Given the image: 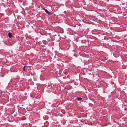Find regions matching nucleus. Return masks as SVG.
<instances>
[{
    "mask_svg": "<svg viewBox=\"0 0 127 127\" xmlns=\"http://www.w3.org/2000/svg\"><path fill=\"white\" fill-rule=\"evenodd\" d=\"M44 10L46 12L49 14H50V13L46 9L44 8Z\"/></svg>",
    "mask_w": 127,
    "mask_h": 127,
    "instance_id": "nucleus-2",
    "label": "nucleus"
},
{
    "mask_svg": "<svg viewBox=\"0 0 127 127\" xmlns=\"http://www.w3.org/2000/svg\"><path fill=\"white\" fill-rule=\"evenodd\" d=\"M25 66L24 67H23V70L24 71H25Z\"/></svg>",
    "mask_w": 127,
    "mask_h": 127,
    "instance_id": "nucleus-4",
    "label": "nucleus"
},
{
    "mask_svg": "<svg viewBox=\"0 0 127 127\" xmlns=\"http://www.w3.org/2000/svg\"><path fill=\"white\" fill-rule=\"evenodd\" d=\"M81 97H78L77 98V99L79 100H81Z\"/></svg>",
    "mask_w": 127,
    "mask_h": 127,
    "instance_id": "nucleus-3",
    "label": "nucleus"
},
{
    "mask_svg": "<svg viewBox=\"0 0 127 127\" xmlns=\"http://www.w3.org/2000/svg\"><path fill=\"white\" fill-rule=\"evenodd\" d=\"M8 35L10 38H11L12 36V34L11 33L9 32L8 33Z\"/></svg>",
    "mask_w": 127,
    "mask_h": 127,
    "instance_id": "nucleus-1",
    "label": "nucleus"
}]
</instances>
